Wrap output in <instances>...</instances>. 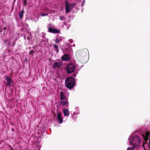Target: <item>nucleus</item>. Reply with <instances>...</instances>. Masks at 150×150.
I'll return each instance as SVG.
<instances>
[{
    "label": "nucleus",
    "instance_id": "nucleus-8",
    "mask_svg": "<svg viewBox=\"0 0 150 150\" xmlns=\"http://www.w3.org/2000/svg\"><path fill=\"white\" fill-rule=\"evenodd\" d=\"M61 63L60 62H55L54 63V65H53L52 68L55 69L56 67H59L60 68L61 67Z\"/></svg>",
    "mask_w": 150,
    "mask_h": 150
},
{
    "label": "nucleus",
    "instance_id": "nucleus-11",
    "mask_svg": "<svg viewBox=\"0 0 150 150\" xmlns=\"http://www.w3.org/2000/svg\"><path fill=\"white\" fill-rule=\"evenodd\" d=\"M61 113H58L57 115V118L59 122H62L63 118L61 117Z\"/></svg>",
    "mask_w": 150,
    "mask_h": 150
},
{
    "label": "nucleus",
    "instance_id": "nucleus-10",
    "mask_svg": "<svg viewBox=\"0 0 150 150\" xmlns=\"http://www.w3.org/2000/svg\"><path fill=\"white\" fill-rule=\"evenodd\" d=\"M63 112L64 116H69V112L67 109H64L63 110Z\"/></svg>",
    "mask_w": 150,
    "mask_h": 150
},
{
    "label": "nucleus",
    "instance_id": "nucleus-19",
    "mask_svg": "<svg viewBox=\"0 0 150 150\" xmlns=\"http://www.w3.org/2000/svg\"><path fill=\"white\" fill-rule=\"evenodd\" d=\"M27 3V0H24L23 2V4L24 6H26V4Z\"/></svg>",
    "mask_w": 150,
    "mask_h": 150
},
{
    "label": "nucleus",
    "instance_id": "nucleus-5",
    "mask_svg": "<svg viewBox=\"0 0 150 150\" xmlns=\"http://www.w3.org/2000/svg\"><path fill=\"white\" fill-rule=\"evenodd\" d=\"M5 79L7 82V86L11 87L13 86V81L11 78L8 76H6Z\"/></svg>",
    "mask_w": 150,
    "mask_h": 150
},
{
    "label": "nucleus",
    "instance_id": "nucleus-20",
    "mask_svg": "<svg viewBox=\"0 0 150 150\" xmlns=\"http://www.w3.org/2000/svg\"><path fill=\"white\" fill-rule=\"evenodd\" d=\"M135 146L128 148L127 150H134Z\"/></svg>",
    "mask_w": 150,
    "mask_h": 150
},
{
    "label": "nucleus",
    "instance_id": "nucleus-2",
    "mask_svg": "<svg viewBox=\"0 0 150 150\" xmlns=\"http://www.w3.org/2000/svg\"><path fill=\"white\" fill-rule=\"evenodd\" d=\"M141 138L138 136H134L132 139L131 143L134 146H138L140 142Z\"/></svg>",
    "mask_w": 150,
    "mask_h": 150
},
{
    "label": "nucleus",
    "instance_id": "nucleus-27",
    "mask_svg": "<svg viewBox=\"0 0 150 150\" xmlns=\"http://www.w3.org/2000/svg\"><path fill=\"white\" fill-rule=\"evenodd\" d=\"M76 76V75L75 74H73V75L72 76L74 77H75Z\"/></svg>",
    "mask_w": 150,
    "mask_h": 150
},
{
    "label": "nucleus",
    "instance_id": "nucleus-16",
    "mask_svg": "<svg viewBox=\"0 0 150 150\" xmlns=\"http://www.w3.org/2000/svg\"><path fill=\"white\" fill-rule=\"evenodd\" d=\"M53 47L54 49H55V50L57 52H59V48L57 46L56 44H54V45Z\"/></svg>",
    "mask_w": 150,
    "mask_h": 150
},
{
    "label": "nucleus",
    "instance_id": "nucleus-25",
    "mask_svg": "<svg viewBox=\"0 0 150 150\" xmlns=\"http://www.w3.org/2000/svg\"><path fill=\"white\" fill-rule=\"evenodd\" d=\"M69 41L71 43H72V42H73V40H71V39H70L69 40Z\"/></svg>",
    "mask_w": 150,
    "mask_h": 150
},
{
    "label": "nucleus",
    "instance_id": "nucleus-7",
    "mask_svg": "<svg viewBox=\"0 0 150 150\" xmlns=\"http://www.w3.org/2000/svg\"><path fill=\"white\" fill-rule=\"evenodd\" d=\"M84 50H77L76 53V55L78 57H79L82 55H84Z\"/></svg>",
    "mask_w": 150,
    "mask_h": 150
},
{
    "label": "nucleus",
    "instance_id": "nucleus-6",
    "mask_svg": "<svg viewBox=\"0 0 150 150\" xmlns=\"http://www.w3.org/2000/svg\"><path fill=\"white\" fill-rule=\"evenodd\" d=\"M72 9V8L70 7L68 2L67 1H66L65 2L66 13H68L70 12Z\"/></svg>",
    "mask_w": 150,
    "mask_h": 150
},
{
    "label": "nucleus",
    "instance_id": "nucleus-1",
    "mask_svg": "<svg viewBox=\"0 0 150 150\" xmlns=\"http://www.w3.org/2000/svg\"><path fill=\"white\" fill-rule=\"evenodd\" d=\"M75 80L72 77H68L66 80L65 84L66 87L69 88H73L75 84Z\"/></svg>",
    "mask_w": 150,
    "mask_h": 150
},
{
    "label": "nucleus",
    "instance_id": "nucleus-30",
    "mask_svg": "<svg viewBox=\"0 0 150 150\" xmlns=\"http://www.w3.org/2000/svg\"><path fill=\"white\" fill-rule=\"evenodd\" d=\"M11 125H13V122H11Z\"/></svg>",
    "mask_w": 150,
    "mask_h": 150
},
{
    "label": "nucleus",
    "instance_id": "nucleus-22",
    "mask_svg": "<svg viewBox=\"0 0 150 150\" xmlns=\"http://www.w3.org/2000/svg\"><path fill=\"white\" fill-rule=\"evenodd\" d=\"M74 5H75V4H69V6H70V7L72 8H73V7L74 6Z\"/></svg>",
    "mask_w": 150,
    "mask_h": 150
},
{
    "label": "nucleus",
    "instance_id": "nucleus-34",
    "mask_svg": "<svg viewBox=\"0 0 150 150\" xmlns=\"http://www.w3.org/2000/svg\"><path fill=\"white\" fill-rule=\"evenodd\" d=\"M68 45H70V44H69Z\"/></svg>",
    "mask_w": 150,
    "mask_h": 150
},
{
    "label": "nucleus",
    "instance_id": "nucleus-24",
    "mask_svg": "<svg viewBox=\"0 0 150 150\" xmlns=\"http://www.w3.org/2000/svg\"><path fill=\"white\" fill-rule=\"evenodd\" d=\"M15 42H16L15 41H14V42L13 43V45L12 46V47H13V46L15 45Z\"/></svg>",
    "mask_w": 150,
    "mask_h": 150
},
{
    "label": "nucleus",
    "instance_id": "nucleus-26",
    "mask_svg": "<svg viewBox=\"0 0 150 150\" xmlns=\"http://www.w3.org/2000/svg\"><path fill=\"white\" fill-rule=\"evenodd\" d=\"M85 2V0H84L83 1V2L82 3V4L81 5V6H83V4H84V3Z\"/></svg>",
    "mask_w": 150,
    "mask_h": 150
},
{
    "label": "nucleus",
    "instance_id": "nucleus-17",
    "mask_svg": "<svg viewBox=\"0 0 150 150\" xmlns=\"http://www.w3.org/2000/svg\"><path fill=\"white\" fill-rule=\"evenodd\" d=\"M60 39L59 38H57L55 40V42L56 43H59L60 42Z\"/></svg>",
    "mask_w": 150,
    "mask_h": 150
},
{
    "label": "nucleus",
    "instance_id": "nucleus-21",
    "mask_svg": "<svg viewBox=\"0 0 150 150\" xmlns=\"http://www.w3.org/2000/svg\"><path fill=\"white\" fill-rule=\"evenodd\" d=\"M42 14V16H47L48 15V13H46V14H44V13H42L41 14Z\"/></svg>",
    "mask_w": 150,
    "mask_h": 150
},
{
    "label": "nucleus",
    "instance_id": "nucleus-3",
    "mask_svg": "<svg viewBox=\"0 0 150 150\" xmlns=\"http://www.w3.org/2000/svg\"><path fill=\"white\" fill-rule=\"evenodd\" d=\"M75 68V66L72 64H68L66 66V70L67 73L68 74H71L73 72Z\"/></svg>",
    "mask_w": 150,
    "mask_h": 150
},
{
    "label": "nucleus",
    "instance_id": "nucleus-28",
    "mask_svg": "<svg viewBox=\"0 0 150 150\" xmlns=\"http://www.w3.org/2000/svg\"><path fill=\"white\" fill-rule=\"evenodd\" d=\"M6 29V28L4 27V28H3L2 29H4V30H5V29Z\"/></svg>",
    "mask_w": 150,
    "mask_h": 150
},
{
    "label": "nucleus",
    "instance_id": "nucleus-9",
    "mask_svg": "<svg viewBox=\"0 0 150 150\" xmlns=\"http://www.w3.org/2000/svg\"><path fill=\"white\" fill-rule=\"evenodd\" d=\"M149 134L150 132H146L145 133V136H144V138L145 142H146L148 141Z\"/></svg>",
    "mask_w": 150,
    "mask_h": 150
},
{
    "label": "nucleus",
    "instance_id": "nucleus-12",
    "mask_svg": "<svg viewBox=\"0 0 150 150\" xmlns=\"http://www.w3.org/2000/svg\"><path fill=\"white\" fill-rule=\"evenodd\" d=\"M63 59L64 61H68L69 59V56L68 54H65L63 57Z\"/></svg>",
    "mask_w": 150,
    "mask_h": 150
},
{
    "label": "nucleus",
    "instance_id": "nucleus-13",
    "mask_svg": "<svg viewBox=\"0 0 150 150\" xmlns=\"http://www.w3.org/2000/svg\"><path fill=\"white\" fill-rule=\"evenodd\" d=\"M24 11L23 10L21 11H20L19 12V18L20 19H22L23 17V13H24Z\"/></svg>",
    "mask_w": 150,
    "mask_h": 150
},
{
    "label": "nucleus",
    "instance_id": "nucleus-23",
    "mask_svg": "<svg viewBox=\"0 0 150 150\" xmlns=\"http://www.w3.org/2000/svg\"><path fill=\"white\" fill-rule=\"evenodd\" d=\"M33 51L31 50L29 54H32V55H33Z\"/></svg>",
    "mask_w": 150,
    "mask_h": 150
},
{
    "label": "nucleus",
    "instance_id": "nucleus-33",
    "mask_svg": "<svg viewBox=\"0 0 150 150\" xmlns=\"http://www.w3.org/2000/svg\"><path fill=\"white\" fill-rule=\"evenodd\" d=\"M60 123H62V122H59Z\"/></svg>",
    "mask_w": 150,
    "mask_h": 150
},
{
    "label": "nucleus",
    "instance_id": "nucleus-18",
    "mask_svg": "<svg viewBox=\"0 0 150 150\" xmlns=\"http://www.w3.org/2000/svg\"><path fill=\"white\" fill-rule=\"evenodd\" d=\"M60 19L61 21H64L65 20V18L64 16H62L60 17Z\"/></svg>",
    "mask_w": 150,
    "mask_h": 150
},
{
    "label": "nucleus",
    "instance_id": "nucleus-29",
    "mask_svg": "<svg viewBox=\"0 0 150 150\" xmlns=\"http://www.w3.org/2000/svg\"><path fill=\"white\" fill-rule=\"evenodd\" d=\"M7 41V40H5V41H4V42L5 43H6V42Z\"/></svg>",
    "mask_w": 150,
    "mask_h": 150
},
{
    "label": "nucleus",
    "instance_id": "nucleus-4",
    "mask_svg": "<svg viewBox=\"0 0 150 150\" xmlns=\"http://www.w3.org/2000/svg\"><path fill=\"white\" fill-rule=\"evenodd\" d=\"M51 26L50 24H49L47 26V28H48V32L50 33H59L60 31L59 30L57 29H55L52 28H50Z\"/></svg>",
    "mask_w": 150,
    "mask_h": 150
},
{
    "label": "nucleus",
    "instance_id": "nucleus-14",
    "mask_svg": "<svg viewBox=\"0 0 150 150\" xmlns=\"http://www.w3.org/2000/svg\"><path fill=\"white\" fill-rule=\"evenodd\" d=\"M60 100H62L64 99H65L66 98V97L64 95V94L63 92L62 91L60 92Z\"/></svg>",
    "mask_w": 150,
    "mask_h": 150
},
{
    "label": "nucleus",
    "instance_id": "nucleus-32",
    "mask_svg": "<svg viewBox=\"0 0 150 150\" xmlns=\"http://www.w3.org/2000/svg\"><path fill=\"white\" fill-rule=\"evenodd\" d=\"M9 44H10V42H9Z\"/></svg>",
    "mask_w": 150,
    "mask_h": 150
},
{
    "label": "nucleus",
    "instance_id": "nucleus-15",
    "mask_svg": "<svg viewBox=\"0 0 150 150\" xmlns=\"http://www.w3.org/2000/svg\"><path fill=\"white\" fill-rule=\"evenodd\" d=\"M67 103H68V102L65 100H63L61 102V104L62 106H64L67 104Z\"/></svg>",
    "mask_w": 150,
    "mask_h": 150
},
{
    "label": "nucleus",
    "instance_id": "nucleus-31",
    "mask_svg": "<svg viewBox=\"0 0 150 150\" xmlns=\"http://www.w3.org/2000/svg\"><path fill=\"white\" fill-rule=\"evenodd\" d=\"M11 150H13V149L12 148L11 149Z\"/></svg>",
    "mask_w": 150,
    "mask_h": 150
}]
</instances>
